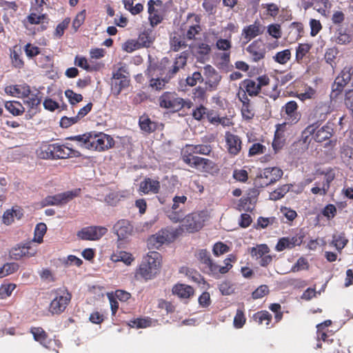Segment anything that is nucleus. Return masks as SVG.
<instances>
[{
    "label": "nucleus",
    "instance_id": "29",
    "mask_svg": "<svg viewBox=\"0 0 353 353\" xmlns=\"http://www.w3.org/2000/svg\"><path fill=\"white\" fill-rule=\"evenodd\" d=\"M333 134V128L330 125H325L316 131L314 139L317 142H323L330 139Z\"/></svg>",
    "mask_w": 353,
    "mask_h": 353
},
{
    "label": "nucleus",
    "instance_id": "62",
    "mask_svg": "<svg viewBox=\"0 0 353 353\" xmlns=\"http://www.w3.org/2000/svg\"><path fill=\"white\" fill-rule=\"evenodd\" d=\"M351 41V37L350 34L339 31L338 35L336 37L335 41L341 45H344L350 43Z\"/></svg>",
    "mask_w": 353,
    "mask_h": 353
},
{
    "label": "nucleus",
    "instance_id": "59",
    "mask_svg": "<svg viewBox=\"0 0 353 353\" xmlns=\"http://www.w3.org/2000/svg\"><path fill=\"white\" fill-rule=\"evenodd\" d=\"M268 32L272 37L279 39L281 37V26L279 24H271L268 26Z\"/></svg>",
    "mask_w": 353,
    "mask_h": 353
},
{
    "label": "nucleus",
    "instance_id": "17",
    "mask_svg": "<svg viewBox=\"0 0 353 353\" xmlns=\"http://www.w3.org/2000/svg\"><path fill=\"white\" fill-rule=\"evenodd\" d=\"M108 298L110 301L111 309H118L119 307L118 300L125 302L128 300L131 295L129 292L124 290H117L114 293H108Z\"/></svg>",
    "mask_w": 353,
    "mask_h": 353
},
{
    "label": "nucleus",
    "instance_id": "23",
    "mask_svg": "<svg viewBox=\"0 0 353 353\" xmlns=\"http://www.w3.org/2000/svg\"><path fill=\"white\" fill-rule=\"evenodd\" d=\"M196 257L201 263L205 265L206 272L214 274L216 263H213L210 253L206 250H201L198 252Z\"/></svg>",
    "mask_w": 353,
    "mask_h": 353
},
{
    "label": "nucleus",
    "instance_id": "10",
    "mask_svg": "<svg viewBox=\"0 0 353 353\" xmlns=\"http://www.w3.org/2000/svg\"><path fill=\"white\" fill-rule=\"evenodd\" d=\"M183 161L190 167L203 172H210L214 168V163L212 161L199 157H191L190 159L185 156Z\"/></svg>",
    "mask_w": 353,
    "mask_h": 353
},
{
    "label": "nucleus",
    "instance_id": "13",
    "mask_svg": "<svg viewBox=\"0 0 353 353\" xmlns=\"http://www.w3.org/2000/svg\"><path fill=\"white\" fill-rule=\"evenodd\" d=\"M187 201L185 196H175L173 198V205L172 206V212L170 213V219L175 223L181 221V217L183 216L182 213V205H185Z\"/></svg>",
    "mask_w": 353,
    "mask_h": 353
},
{
    "label": "nucleus",
    "instance_id": "19",
    "mask_svg": "<svg viewBox=\"0 0 353 353\" xmlns=\"http://www.w3.org/2000/svg\"><path fill=\"white\" fill-rule=\"evenodd\" d=\"M23 103L29 108V112L35 114L37 108L40 105L42 97L41 92L37 90L35 92L30 91L28 97H23Z\"/></svg>",
    "mask_w": 353,
    "mask_h": 353
},
{
    "label": "nucleus",
    "instance_id": "41",
    "mask_svg": "<svg viewBox=\"0 0 353 353\" xmlns=\"http://www.w3.org/2000/svg\"><path fill=\"white\" fill-rule=\"evenodd\" d=\"M47 230L46 225L43 223H38L34 230V237L32 241L37 243H41L43 241V235L46 234Z\"/></svg>",
    "mask_w": 353,
    "mask_h": 353
},
{
    "label": "nucleus",
    "instance_id": "12",
    "mask_svg": "<svg viewBox=\"0 0 353 353\" xmlns=\"http://www.w3.org/2000/svg\"><path fill=\"white\" fill-rule=\"evenodd\" d=\"M212 151V148L210 145H186L182 150L181 155L182 159L187 156L188 158L195 157L194 154L209 155Z\"/></svg>",
    "mask_w": 353,
    "mask_h": 353
},
{
    "label": "nucleus",
    "instance_id": "47",
    "mask_svg": "<svg viewBox=\"0 0 353 353\" xmlns=\"http://www.w3.org/2000/svg\"><path fill=\"white\" fill-rule=\"evenodd\" d=\"M243 105L241 108V113L243 117L245 119H251L254 115L253 109L251 108L250 103L245 101L241 100Z\"/></svg>",
    "mask_w": 353,
    "mask_h": 353
},
{
    "label": "nucleus",
    "instance_id": "44",
    "mask_svg": "<svg viewBox=\"0 0 353 353\" xmlns=\"http://www.w3.org/2000/svg\"><path fill=\"white\" fill-rule=\"evenodd\" d=\"M270 252L269 248L265 244L258 245L251 249L250 254L252 256L261 258Z\"/></svg>",
    "mask_w": 353,
    "mask_h": 353
},
{
    "label": "nucleus",
    "instance_id": "63",
    "mask_svg": "<svg viewBox=\"0 0 353 353\" xmlns=\"http://www.w3.org/2000/svg\"><path fill=\"white\" fill-rule=\"evenodd\" d=\"M70 22V19L69 18H65L61 23H59L56 28L55 35L60 37L63 34L64 30L68 28L69 23Z\"/></svg>",
    "mask_w": 353,
    "mask_h": 353
},
{
    "label": "nucleus",
    "instance_id": "27",
    "mask_svg": "<svg viewBox=\"0 0 353 353\" xmlns=\"http://www.w3.org/2000/svg\"><path fill=\"white\" fill-rule=\"evenodd\" d=\"M71 294L68 292L63 295L55 297L50 303V309H60L63 307L65 309L68 304L70 301Z\"/></svg>",
    "mask_w": 353,
    "mask_h": 353
},
{
    "label": "nucleus",
    "instance_id": "48",
    "mask_svg": "<svg viewBox=\"0 0 353 353\" xmlns=\"http://www.w3.org/2000/svg\"><path fill=\"white\" fill-rule=\"evenodd\" d=\"M290 186L288 185H285L281 188H279L274 190L273 192L270 194V199L272 200H278L281 198L283 197L284 195L289 191Z\"/></svg>",
    "mask_w": 353,
    "mask_h": 353
},
{
    "label": "nucleus",
    "instance_id": "35",
    "mask_svg": "<svg viewBox=\"0 0 353 353\" xmlns=\"http://www.w3.org/2000/svg\"><path fill=\"white\" fill-rule=\"evenodd\" d=\"M254 320L259 324L268 325L272 320V314L267 310H261L254 314Z\"/></svg>",
    "mask_w": 353,
    "mask_h": 353
},
{
    "label": "nucleus",
    "instance_id": "5",
    "mask_svg": "<svg viewBox=\"0 0 353 353\" xmlns=\"http://www.w3.org/2000/svg\"><path fill=\"white\" fill-rule=\"evenodd\" d=\"M80 192V190L67 191L54 196H49L42 201L43 206L47 205H61L67 203L70 200L76 197Z\"/></svg>",
    "mask_w": 353,
    "mask_h": 353
},
{
    "label": "nucleus",
    "instance_id": "21",
    "mask_svg": "<svg viewBox=\"0 0 353 353\" xmlns=\"http://www.w3.org/2000/svg\"><path fill=\"white\" fill-rule=\"evenodd\" d=\"M225 141L230 154L236 155L241 149V141L240 138L237 135L227 132L225 134Z\"/></svg>",
    "mask_w": 353,
    "mask_h": 353
},
{
    "label": "nucleus",
    "instance_id": "51",
    "mask_svg": "<svg viewBox=\"0 0 353 353\" xmlns=\"http://www.w3.org/2000/svg\"><path fill=\"white\" fill-rule=\"evenodd\" d=\"M310 46L307 43H301L296 49V59L297 61L301 60L303 57L309 52Z\"/></svg>",
    "mask_w": 353,
    "mask_h": 353
},
{
    "label": "nucleus",
    "instance_id": "14",
    "mask_svg": "<svg viewBox=\"0 0 353 353\" xmlns=\"http://www.w3.org/2000/svg\"><path fill=\"white\" fill-rule=\"evenodd\" d=\"M246 51L251 55L252 60L255 62L263 59L266 52L264 43L260 39L255 40L249 45Z\"/></svg>",
    "mask_w": 353,
    "mask_h": 353
},
{
    "label": "nucleus",
    "instance_id": "22",
    "mask_svg": "<svg viewBox=\"0 0 353 353\" xmlns=\"http://www.w3.org/2000/svg\"><path fill=\"white\" fill-rule=\"evenodd\" d=\"M160 189V183L151 179H145L139 185V191L143 194H157Z\"/></svg>",
    "mask_w": 353,
    "mask_h": 353
},
{
    "label": "nucleus",
    "instance_id": "28",
    "mask_svg": "<svg viewBox=\"0 0 353 353\" xmlns=\"http://www.w3.org/2000/svg\"><path fill=\"white\" fill-rule=\"evenodd\" d=\"M297 108V103L294 101L288 102L283 108L288 119L292 122L296 123L299 119Z\"/></svg>",
    "mask_w": 353,
    "mask_h": 353
},
{
    "label": "nucleus",
    "instance_id": "32",
    "mask_svg": "<svg viewBox=\"0 0 353 353\" xmlns=\"http://www.w3.org/2000/svg\"><path fill=\"white\" fill-rule=\"evenodd\" d=\"M139 125L141 129L148 133L154 132L157 127L156 123L152 121L148 117L141 116L139 119Z\"/></svg>",
    "mask_w": 353,
    "mask_h": 353
},
{
    "label": "nucleus",
    "instance_id": "55",
    "mask_svg": "<svg viewBox=\"0 0 353 353\" xmlns=\"http://www.w3.org/2000/svg\"><path fill=\"white\" fill-rule=\"evenodd\" d=\"M148 19H149L150 25L152 27H154L163 21V15L161 14V12L159 10H157L154 13L150 14Z\"/></svg>",
    "mask_w": 353,
    "mask_h": 353
},
{
    "label": "nucleus",
    "instance_id": "24",
    "mask_svg": "<svg viewBox=\"0 0 353 353\" xmlns=\"http://www.w3.org/2000/svg\"><path fill=\"white\" fill-rule=\"evenodd\" d=\"M5 92L12 96L18 97H28L30 94V88L28 85H16L13 86H8L5 88Z\"/></svg>",
    "mask_w": 353,
    "mask_h": 353
},
{
    "label": "nucleus",
    "instance_id": "8",
    "mask_svg": "<svg viewBox=\"0 0 353 353\" xmlns=\"http://www.w3.org/2000/svg\"><path fill=\"white\" fill-rule=\"evenodd\" d=\"M48 150L50 151L52 158L54 159H65L69 157H78L81 156V153L79 151L59 144L50 145Z\"/></svg>",
    "mask_w": 353,
    "mask_h": 353
},
{
    "label": "nucleus",
    "instance_id": "36",
    "mask_svg": "<svg viewBox=\"0 0 353 353\" xmlns=\"http://www.w3.org/2000/svg\"><path fill=\"white\" fill-rule=\"evenodd\" d=\"M111 260L114 262L122 261L126 265H130L133 261L132 255L126 252H119L111 256Z\"/></svg>",
    "mask_w": 353,
    "mask_h": 353
},
{
    "label": "nucleus",
    "instance_id": "56",
    "mask_svg": "<svg viewBox=\"0 0 353 353\" xmlns=\"http://www.w3.org/2000/svg\"><path fill=\"white\" fill-rule=\"evenodd\" d=\"M208 110L205 107L201 105L192 112V117L194 119L200 121L207 114Z\"/></svg>",
    "mask_w": 353,
    "mask_h": 353
},
{
    "label": "nucleus",
    "instance_id": "57",
    "mask_svg": "<svg viewBox=\"0 0 353 353\" xmlns=\"http://www.w3.org/2000/svg\"><path fill=\"white\" fill-rule=\"evenodd\" d=\"M228 250H229L228 246L221 242L215 243L214 245L213 250H212L214 254L216 256H219L225 252H228Z\"/></svg>",
    "mask_w": 353,
    "mask_h": 353
},
{
    "label": "nucleus",
    "instance_id": "31",
    "mask_svg": "<svg viewBox=\"0 0 353 353\" xmlns=\"http://www.w3.org/2000/svg\"><path fill=\"white\" fill-rule=\"evenodd\" d=\"M154 40L151 32L144 31L141 33L137 39V42L140 48H149Z\"/></svg>",
    "mask_w": 353,
    "mask_h": 353
},
{
    "label": "nucleus",
    "instance_id": "11",
    "mask_svg": "<svg viewBox=\"0 0 353 353\" xmlns=\"http://www.w3.org/2000/svg\"><path fill=\"white\" fill-rule=\"evenodd\" d=\"M203 74L206 78L205 84L210 90H215L221 80V76L210 65L203 68Z\"/></svg>",
    "mask_w": 353,
    "mask_h": 353
},
{
    "label": "nucleus",
    "instance_id": "52",
    "mask_svg": "<svg viewBox=\"0 0 353 353\" xmlns=\"http://www.w3.org/2000/svg\"><path fill=\"white\" fill-rule=\"evenodd\" d=\"M16 285L13 283H9L8 285H3L0 288V299H3L9 296L12 291L15 289Z\"/></svg>",
    "mask_w": 353,
    "mask_h": 353
},
{
    "label": "nucleus",
    "instance_id": "43",
    "mask_svg": "<svg viewBox=\"0 0 353 353\" xmlns=\"http://www.w3.org/2000/svg\"><path fill=\"white\" fill-rule=\"evenodd\" d=\"M347 240L343 234H334L332 237L331 244L334 245L337 250L341 251L347 244Z\"/></svg>",
    "mask_w": 353,
    "mask_h": 353
},
{
    "label": "nucleus",
    "instance_id": "30",
    "mask_svg": "<svg viewBox=\"0 0 353 353\" xmlns=\"http://www.w3.org/2000/svg\"><path fill=\"white\" fill-rule=\"evenodd\" d=\"M129 79H111V90L114 95H119L121 90L129 85Z\"/></svg>",
    "mask_w": 353,
    "mask_h": 353
},
{
    "label": "nucleus",
    "instance_id": "50",
    "mask_svg": "<svg viewBox=\"0 0 353 353\" xmlns=\"http://www.w3.org/2000/svg\"><path fill=\"white\" fill-rule=\"evenodd\" d=\"M246 321V318L242 310H237L234 318V326L236 328H241Z\"/></svg>",
    "mask_w": 353,
    "mask_h": 353
},
{
    "label": "nucleus",
    "instance_id": "45",
    "mask_svg": "<svg viewBox=\"0 0 353 353\" xmlns=\"http://www.w3.org/2000/svg\"><path fill=\"white\" fill-rule=\"evenodd\" d=\"M290 57L291 52L287 49L277 52L274 57V59L280 64H285L290 59Z\"/></svg>",
    "mask_w": 353,
    "mask_h": 353
},
{
    "label": "nucleus",
    "instance_id": "37",
    "mask_svg": "<svg viewBox=\"0 0 353 353\" xmlns=\"http://www.w3.org/2000/svg\"><path fill=\"white\" fill-rule=\"evenodd\" d=\"M152 321L150 318H137L130 320L128 325L131 327L145 328L151 325Z\"/></svg>",
    "mask_w": 353,
    "mask_h": 353
},
{
    "label": "nucleus",
    "instance_id": "16",
    "mask_svg": "<svg viewBox=\"0 0 353 353\" xmlns=\"http://www.w3.org/2000/svg\"><path fill=\"white\" fill-rule=\"evenodd\" d=\"M169 239L168 231L161 230L157 234L152 235L147 241L149 249H158Z\"/></svg>",
    "mask_w": 353,
    "mask_h": 353
},
{
    "label": "nucleus",
    "instance_id": "26",
    "mask_svg": "<svg viewBox=\"0 0 353 353\" xmlns=\"http://www.w3.org/2000/svg\"><path fill=\"white\" fill-rule=\"evenodd\" d=\"M302 243L301 236H294L292 238H282L281 239L276 245L277 251H283L287 248H292L295 245H299Z\"/></svg>",
    "mask_w": 353,
    "mask_h": 353
},
{
    "label": "nucleus",
    "instance_id": "9",
    "mask_svg": "<svg viewBox=\"0 0 353 353\" xmlns=\"http://www.w3.org/2000/svg\"><path fill=\"white\" fill-rule=\"evenodd\" d=\"M190 48L198 62L204 63L210 59V46L205 43H195L190 46Z\"/></svg>",
    "mask_w": 353,
    "mask_h": 353
},
{
    "label": "nucleus",
    "instance_id": "20",
    "mask_svg": "<svg viewBox=\"0 0 353 353\" xmlns=\"http://www.w3.org/2000/svg\"><path fill=\"white\" fill-rule=\"evenodd\" d=\"M172 291L173 294L177 296L181 299H190L194 294V290L192 286L183 283L174 285Z\"/></svg>",
    "mask_w": 353,
    "mask_h": 353
},
{
    "label": "nucleus",
    "instance_id": "61",
    "mask_svg": "<svg viewBox=\"0 0 353 353\" xmlns=\"http://www.w3.org/2000/svg\"><path fill=\"white\" fill-rule=\"evenodd\" d=\"M268 292V287L265 285H262L252 292V298L254 299L262 298L267 294Z\"/></svg>",
    "mask_w": 353,
    "mask_h": 353
},
{
    "label": "nucleus",
    "instance_id": "34",
    "mask_svg": "<svg viewBox=\"0 0 353 353\" xmlns=\"http://www.w3.org/2000/svg\"><path fill=\"white\" fill-rule=\"evenodd\" d=\"M6 108L13 115H20L25 111V108L18 101H7L5 104Z\"/></svg>",
    "mask_w": 353,
    "mask_h": 353
},
{
    "label": "nucleus",
    "instance_id": "39",
    "mask_svg": "<svg viewBox=\"0 0 353 353\" xmlns=\"http://www.w3.org/2000/svg\"><path fill=\"white\" fill-rule=\"evenodd\" d=\"M187 61V57L185 55H181L178 58L176 59L174 65L172 66V69H170L168 72L169 79L171 78L172 75L176 74L179 68H183Z\"/></svg>",
    "mask_w": 353,
    "mask_h": 353
},
{
    "label": "nucleus",
    "instance_id": "25",
    "mask_svg": "<svg viewBox=\"0 0 353 353\" xmlns=\"http://www.w3.org/2000/svg\"><path fill=\"white\" fill-rule=\"evenodd\" d=\"M261 33L262 31L261 30L260 24L256 22L245 27L242 32V35L245 39V41H243V44L248 43L251 39L255 38Z\"/></svg>",
    "mask_w": 353,
    "mask_h": 353
},
{
    "label": "nucleus",
    "instance_id": "53",
    "mask_svg": "<svg viewBox=\"0 0 353 353\" xmlns=\"http://www.w3.org/2000/svg\"><path fill=\"white\" fill-rule=\"evenodd\" d=\"M141 48L136 40H128L122 46V49L127 52H132L133 51Z\"/></svg>",
    "mask_w": 353,
    "mask_h": 353
},
{
    "label": "nucleus",
    "instance_id": "58",
    "mask_svg": "<svg viewBox=\"0 0 353 353\" xmlns=\"http://www.w3.org/2000/svg\"><path fill=\"white\" fill-rule=\"evenodd\" d=\"M346 85L345 84L344 81H343V79H341L340 77V76L339 75L334 82V84L332 85V91L333 92H335L336 94V96L338 95L342 90L344 88V87Z\"/></svg>",
    "mask_w": 353,
    "mask_h": 353
},
{
    "label": "nucleus",
    "instance_id": "4",
    "mask_svg": "<svg viewBox=\"0 0 353 353\" xmlns=\"http://www.w3.org/2000/svg\"><path fill=\"white\" fill-rule=\"evenodd\" d=\"M205 214L201 212L191 213L185 216L179 222H181L182 230L188 232H194L202 228L205 221Z\"/></svg>",
    "mask_w": 353,
    "mask_h": 353
},
{
    "label": "nucleus",
    "instance_id": "18",
    "mask_svg": "<svg viewBox=\"0 0 353 353\" xmlns=\"http://www.w3.org/2000/svg\"><path fill=\"white\" fill-rule=\"evenodd\" d=\"M30 243H28L23 246H19L12 250V257L16 260L21 259L23 256L31 257L36 254L37 250L33 249L30 246Z\"/></svg>",
    "mask_w": 353,
    "mask_h": 353
},
{
    "label": "nucleus",
    "instance_id": "64",
    "mask_svg": "<svg viewBox=\"0 0 353 353\" xmlns=\"http://www.w3.org/2000/svg\"><path fill=\"white\" fill-rule=\"evenodd\" d=\"M307 267L308 265L307 261L303 258H300L292 267V270L293 272H298L302 270H305Z\"/></svg>",
    "mask_w": 353,
    "mask_h": 353
},
{
    "label": "nucleus",
    "instance_id": "33",
    "mask_svg": "<svg viewBox=\"0 0 353 353\" xmlns=\"http://www.w3.org/2000/svg\"><path fill=\"white\" fill-rule=\"evenodd\" d=\"M170 46L174 51L177 52L185 48L187 45L183 37L176 33H174L170 37Z\"/></svg>",
    "mask_w": 353,
    "mask_h": 353
},
{
    "label": "nucleus",
    "instance_id": "15",
    "mask_svg": "<svg viewBox=\"0 0 353 353\" xmlns=\"http://www.w3.org/2000/svg\"><path fill=\"white\" fill-rule=\"evenodd\" d=\"M113 230L118 239L123 240L132 235L133 227L128 221L122 219L115 223Z\"/></svg>",
    "mask_w": 353,
    "mask_h": 353
},
{
    "label": "nucleus",
    "instance_id": "49",
    "mask_svg": "<svg viewBox=\"0 0 353 353\" xmlns=\"http://www.w3.org/2000/svg\"><path fill=\"white\" fill-rule=\"evenodd\" d=\"M65 95L68 99L70 103L72 105L79 103L83 100V96L81 94H77L72 90H67L65 92Z\"/></svg>",
    "mask_w": 353,
    "mask_h": 353
},
{
    "label": "nucleus",
    "instance_id": "40",
    "mask_svg": "<svg viewBox=\"0 0 353 353\" xmlns=\"http://www.w3.org/2000/svg\"><path fill=\"white\" fill-rule=\"evenodd\" d=\"M245 88L246 92L249 94L250 96H255L261 90L260 88V84H257V82L248 79L244 81Z\"/></svg>",
    "mask_w": 353,
    "mask_h": 353
},
{
    "label": "nucleus",
    "instance_id": "46",
    "mask_svg": "<svg viewBox=\"0 0 353 353\" xmlns=\"http://www.w3.org/2000/svg\"><path fill=\"white\" fill-rule=\"evenodd\" d=\"M31 333L34 340L40 343L46 341L47 339V334L41 327H32L31 329Z\"/></svg>",
    "mask_w": 353,
    "mask_h": 353
},
{
    "label": "nucleus",
    "instance_id": "6",
    "mask_svg": "<svg viewBox=\"0 0 353 353\" xmlns=\"http://www.w3.org/2000/svg\"><path fill=\"white\" fill-rule=\"evenodd\" d=\"M283 174V170L277 167L267 168L261 171L257 177L263 180L261 185L268 186L279 181Z\"/></svg>",
    "mask_w": 353,
    "mask_h": 353
},
{
    "label": "nucleus",
    "instance_id": "42",
    "mask_svg": "<svg viewBox=\"0 0 353 353\" xmlns=\"http://www.w3.org/2000/svg\"><path fill=\"white\" fill-rule=\"evenodd\" d=\"M317 339L319 341H323V342H329L330 341L331 343H334V346L336 345L339 346V343L338 341H334L333 339H330V336H332V332H330L329 330H322V329H317Z\"/></svg>",
    "mask_w": 353,
    "mask_h": 353
},
{
    "label": "nucleus",
    "instance_id": "2",
    "mask_svg": "<svg viewBox=\"0 0 353 353\" xmlns=\"http://www.w3.org/2000/svg\"><path fill=\"white\" fill-rule=\"evenodd\" d=\"M160 254L151 252L143 260L138 274L145 280L152 279L158 273L160 267Z\"/></svg>",
    "mask_w": 353,
    "mask_h": 353
},
{
    "label": "nucleus",
    "instance_id": "60",
    "mask_svg": "<svg viewBox=\"0 0 353 353\" xmlns=\"http://www.w3.org/2000/svg\"><path fill=\"white\" fill-rule=\"evenodd\" d=\"M128 72L125 67L121 66L117 69V70L113 72L112 77L111 79H128Z\"/></svg>",
    "mask_w": 353,
    "mask_h": 353
},
{
    "label": "nucleus",
    "instance_id": "54",
    "mask_svg": "<svg viewBox=\"0 0 353 353\" xmlns=\"http://www.w3.org/2000/svg\"><path fill=\"white\" fill-rule=\"evenodd\" d=\"M85 19V11L82 10L81 12H79L75 19H74L72 22V28H74V31H77L79 28L82 25V23L84 22Z\"/></svg>",
    "mask_w": 353,
    "mask_h": 353
},
{
    "label": "nucleus",
    "instance_id": "38",
    "mask_svg": "<svg viewBox=\"0 0 353 353\" xmlns=\"http://www.w3.org/2000/svg\"><path fill=\"white\" fill-rule=\"evenodd\" d=\"M22 216V213L20 210H6L3 215V221L5 224L9 225L13 221L14 218L16 217L17 219H19Z\"/></svg>",
    "mask_w": 353,
    "mask_h": 353
},
{
    "label": "nucleus",
    "instance_id": "3",
    "mask_svg": "<svg viewBox=\"0 0 353 353\" xmlns=\"http://www.w3.org/2000/svg\"><path fill=\"white\" fill-rule=\"evenodd\" d=\"M161 108L170 109L173 112H177L183 108L190 109L193 103L190 100H184L179 97L175 92H165L159 99Z\"/></svg>",
    "mask_w": 353,
    "mask_h": 353
},
{
    "label": "nucleus",
    "instance_id": "1",
    "mask_svg": "<svg viewBox=\"0 0 353 353\" xmlns=\"http://www.w3.org/2000/svg\"><path fill=\"white\" fill-rule=\"evenodd\" d=\"M68 139L76 141L79 146L86 149H94L102 151L112 148L114 141L110 136L103 132H90L82 135L70 137Z\"/></svg>",
    "mask_w": 353,
    "mask_h": 353
},
{
    "label": "nucleus",
    "instance_id": "7",
    "mask_svg": "<svg viewBox=\"0 0 353 353\" xmlns=\"http://www.w3.org/2000/svg\"><path fill=\"white\" fill-rule=\"evenodd\" d=\"M108 232V229L102 226H91L83 228L77 236L83 240L95 241L101 239Z\"/></svg>",
    "mask_w": 353,
    "mask_h": 353
}]
</instances>
